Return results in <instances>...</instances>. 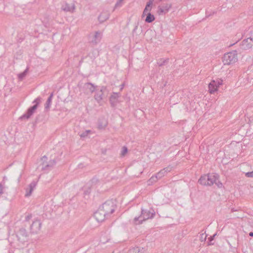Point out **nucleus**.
<instances>
[{
  "mask_svg": "<svg viewBox=\"0 0 253 253\" xmlns=\"http://www.w3.org/2000/svg\"><path fill=\"white\" fill-rule=\"evenodd\" d=\"M155 215V212L152 209L149 210H145L141 209V215L138 217H135L133 220V223L135 225H139L149 219L153 218Z\"/></svg>",
  "mask_w": 253,
  "mask_h": 253,
  "instance_id": "nucleus-1",
  "label": "nucleus"
},
{
  "mask_svg": "<svg viewBox=\"0 0 253 253\" xmlns=\"http://www.w3.org/2000/svg\"><path fill=\"white\" fill-rule=\"evenodd\" d=\"M116 208V201L112 199L106 201L100 207L103 211L106 212V214L108 216L114 212Z\"/></svg>",
  "mask_w": 253,
  "mask_h": 253,
  "instance_id": "nucleus-2",
  "label": "nucleus"
},
{
  "mask_svg": "<svg viewBox=\"0 0 253 253\" xmlns=\"http://www.w3.org/2000/svg\"><path fill=\"white\" fill-rule=\"evenodd\" d=\"M238 60L236 51L230 52L224 55L223 62L224 65H230L235 63Z\"/></svg>",
  "mask_w": 253,
  "mask_h": 253,
  "instance_id": "nucleus-3",
  "label": "nucleus"
},
{
  "mask_svg": "<svg viewBox=\"0 0 253 253\" xmlns=\"http://www.w3.org/2000/svg\"><path fill=\"white\" fill-rule=\"evenodd\" d=\"M108 90L106 87L102 86L100 90H96L94 99L97 102H100L105 97L107 96Z\"/></svg>",
  "mask_w": 253,
  "mask_h": 253,
  "instance_id": "nucleus-4",
  "label": "nucleus"
},
{
  "mask_svg": "<svg viewBox=\"0 0 253 253\" xmlns=\"http://www.w3.org/2000/svg\"><path fill=\"white\" fill-rule=\"evenodd\" d=\"M16 236L18 240L21 242L24 243L28 239V234L25 229L20 228L16 233Z\"/></svg>",
  "mask_w": 253,
  "mask_h": 253,
  "instance_id": "nucleus-5",
  "label": "nucleus"
},
{
  "mask_svg": "<svg viewBox=\"0 0 253 253\" xmlns=\"http://www.w3.org/2000/svg\"><path fill=\"white\" fill-rule=\"evenodd\" d=\"M94 217L98 222H102L104 220L105 218L108 217L106 212H105L100 208L94 214Z\"/></svg>",
  "mask_w": 253,
  "mask_h": 253,
  "instance_id": "nucleus-6",
  "label": "nucleus"
},
{
  "mask_svg": "<svg viewBox=\"0 0 253 253\" xmlns=\"http://www.w3.org/2000/svg\"><path fill=\"white\" fill-rule=\"evenodd\" d=\"M102 36V34L101 32L96 31L92 37L90 39L89 42L93 45H96L100 42Z\"/></svg>",
  "mask_w": 253,
  "mask_h": 253,
  "instance_id": "nucleus-7",
  "label": "nucleus"
},
{
  "mask_svg": "<svg viewBox=\"0 0 253 253\" xmlns=\"http://www.w3.org/2000/svg\"><path fill=\"white\" fill-rule=\"evenodd\" d=\"M253 43L250 39L248 38L242 42L240 44V48L243 50H248L252 47Z\"/></svg>",
  "mask_w": 253,
  "mask_h": 253,
  "instance_id": "nucleus-8",
  "label": "nucleus"
},
{
  "mask_svg": "<svg viewBox=\"0 0 253 253\" xmlns=\"http://www.w3.org/2000/svg\"><path fill=\"white\" fill-rule=\"evenodd\" d=\"M41 222L39 220H35L31 225L30 229L32 233H37L41 229Z\"/></svg>",
  "mask_w": 253,
  "mask_h": 253,
  "instance_id": "nucleus-9",
  "label": "nucleus"
},
{
  "mask_svg": "<svg viewBox=\"0 0 253 253\" xmlns=\"http://www.w3.org/2000/svg\"><path fill=\"white\" fill-rule=\"evenodd\" d=\"M61 9L65 12H69L71 13H73L75 9V5L74 3H72L70 4L67 3V2H65L64 4L62 5Z\"/></svg>",
  "mask_w": 253,
  "mask_h": 253,
  "instance_id": "nucleus-10",
  "label": "nucleus"
},
{
  "mask_svg": "<svg viewBox=\"0 0 253 253\" xmlns=\"http://www.w3.org/2000/svg\"><path fill=\"white\" fill-rule=\"evenodd\" d=\"M207 176L208 178V186H211L214 184V182L217 181L218 180V178H219V175L214 173H209L207 175Z\"/></svg>",
  "mask_w": 253,
  "mask_h": 253,
  "instance_id": "nucleus-11",
  "label": "nucleus"
},
{
  "mask_svg": "<svg viewBox=\"0 0 253 253\" xmlns=\"http://www.w3.org/2000/svg\"><path fill=\"white\" fill-rule=\"evenodd\" d=\"M121 96L119 93L113 92L110 97V102L112 106L114 107L117 105L118 98Z\"/></svg>",
  "mask_w": 253,
  "mask_h": 253,
  "instance_id": "nucleus-12",
  "label": "nucleus"
},
{
  "mask_svg": "<svg viewBox=\"0 0 253 253\" xmlns=\"http://www.w3.org/2000/svg\"><path fill=\"white\" fill-rule=\"evenodd\" d=\"M37 182L36 181H33L28 186V187L26 189V194L25 196L29 197L32 194L34 189L36 187L37 185Z\"/></svg>",
  "mask_w": 253,
  "mask_h": 253,
  "instance_id": "nucleus-13",
  "label": "nucleus"
},
{
  "mask_svg": "<svg viewBox=\"0 0 253 253\" xmlns=\"http://www.w3.org/2000/svg\"><path fill=\"white\" fill-rule=\"evenodd\" d=\"M56 164V161L55 160L50 161L48 163H42V169L43 170H49L52 169Z\"/></svg>",
  "mask_w": 253,
  "mask_h": 253,
  "instance_id": "nucleus-14",
  "label": "nucleus"
},
{
  "mask_svg": "<svg viewBox=\"0 0 253 253\" xmlns=\"http://www.w3.org/2000/svg\"><path fill=\"white\" fill-rule=\"evenodd\" d=\"M97 86H95L93 84L90 83H86L84 84V88L86 90V91H89L90 93L93 92L96 90Z\"/></svg>",
  "mask_w": 253,
  "mask_h": 253,
  "instance_id": "nucleus-15",
  "label": "nucleus"
},
{
  "mask_svg": "<svg viewBox=\"0 0 253 253\" xmlns=\"http://www.w3.org/2000/svg\"><path fill=\"white\" fill-rule=\"evenodd\" d=\"M153 0H149L146 4V5L144 9L143 14L142 15V18L145 16L146 13H150V11L152 9V5L153 4Z\"/></svg>",
  "mask_w": 253,
  "mask_h": 253,
  "instance_id": "nucleus-16",
  "label": "nucleus"
},
{
  "mask_svg": "<svg viewBox=\"0 0 253 253\" xmlns=\"http://www.w3.org/2000/svg\"><path fill=\"white\" fill-rule=\"evenodd\" d=\"M216 83L214 80H212L209 84V91L211 94L214 93L216 90Z\"/></svg>",
  "mask_w": 253,
  "mask_h": 253,
  "instance_id": "nucleus-17",
  "label": "nucleus"
},
{
  "mask_svg": "<svg viewBox=\"0 0 253 253\" xmlns=\"http://www.w3.org/2000/svg\"><path fill=\"white\" fill-rule=\"evenodd\" d=\"M35 112V111L31 110L30 108H29L27 112L23 115L22 116L20 117V119H28L30 118V117L33 114V113Z\"/></svg>",
  "mask_w": 253,
  "mask_h": 253,
  "instance_id": "nucleus-18",
  "label": "nucleus"
},
{
  "mask_svg": "<svg viewBox=\"0 0 253 253\" xmlns=\"http://www.w3.org/2000/svg\"><path fill=\"white\" fill-rule=\"evenodd\" d=\"M208 179H209L207 176V175H204L201 176V177L198 180V182L201 185L208 186Z\"/></svg>",
  "mask_w": 253,
  "mask_h": 253,
  "instance_id": "nucleus-19",
  "label": "nucleus"
},
{
  "mask_svg": "<svg viewBox=\"0 0 253 253\" xmlns=\"http://www.w3.org/2000/svg\"><path fill=\"white\" fill-rule=\"evenodd\" d=\"M109 18V14L107 12H103L98 16V20L100 23H102Z\"/></svg>",
  "mask_w": 253,
  "mask_h": 253,
  "instance_id": "nucleus-20",
  "label": "nucleus"
},
{
  "mask_svg": "<svg viewBox=\"0 0 253 253\" xmlns=\"http://www.w3.org/2000/svg\"><path fill=\"white\" fill-rule=\"evenodd\" d=\"M145 15L146 17L145 19V21L146 23H151L155 19L154 15L152 14L151 13H146Z\"/></svg>",
  "mask_w": 253,
  "mask_h": 253,
  "instance_id": "nucleus-21",
  "label": "nucleus"
},
{
  "mask_svg": "<svg viewBox=\"0 0 253 253\" xmlns=\"http://www.w3.org/2000/svg\"><path fill=\"white\" fill-rule=\"evenodd\" d=\"M169 9V7H168V6H166L165 7L159 6L158 7V12L159 14H165L168 11Z\"/></svg>",
  "mask_w": 253,
  "mask_h": 253,
  "instance_id": "nucleus-22",
  "label": "nucleus"
},
{
  "mask_svg": "<svg viewBox=\"0 0 253 253\" xmlns=\"http://www.w3.org/2000/svg\"><path fill=\"white\" fill-rule=\"evenodd\" d=\"M52 97H53V93H52L50 95V96L48 97L47 100H46V102L45 103V109L49 108L50 105H51Z\"/></svg>",
  "mask_w": 253,
  "mask_h": 253,
  "instance_id": "nucleus-23",
  "label": "nucleus"
},
{
  "mask_svg": "<svg viewBox=\"0 0 253 253\" xmlns=\"http://www.w3.org/2000/svg\"><path fill=\"white\" fill-rule=\"evenodd\" d=\"M169 61V58H167L166 59H160L157 61V64L159 66H162L168 63Z\"/></svg>",
  "mask_w": 253,
  "mask_h": 253,
  "instance_id": "nucleus-24",
  "label": "nucleus"
},
{
  "mask_svg": "<svg viewBox=\"0 0 253 253\" xmlns=\"http://www.w3.org/2000/svg\"><path fill=\"white\" fill-rule=\"evenodd\" d=\"M90 132V130H85L84 131H83V132L80 133L79 135L81 138H85L88 134Z\"/></svg>",
  "mask_w": 253,
  "mask_h": 253,
  "instance_id": "nucleus-25",
  "label": "nucleus"
},
{
  "mask_svg": "<svg viewBox=\"0 0 253 253\" xmlns=\"http://www.w3.org/2000/svg\"><path fill=\"white\" fill-rule=\"evenodd\" d=\"M165 174L166 172H164L163 170L162 169L159 172H158L156 175H157V177L158 178V179H160Z\"/></svg>",
  "mask_w": 253,
  "mask_h": 253,
  "instance_id": "nucleus-26",
  "label": "nucleus"
},
{
  "mask_svg": "<svg viewBox=\"0 0 253 253\" xmlns=\"http://www.w3.org/2000/svg\"><path fill=\"white\" fill-rule=\"evenodd\" d=\"M139 253V249L138 247L133 248L131 249L128 251V253Z\"/></svg>",
  "mask_w": 253,
  "mask_h": 253,
  "instance_id": "nucleus-27",
  "label": "nucleus"
},
{
  "mask_svg": "<svg viewBox=\"0 0 253 253\" xmlns=\"http://www.w3.org/2000/svg\"><path fill=\"white\" fill-rule=\"evenodd\" d=\"M158 179V178L157 177L156 175L155 176H153L148 180L149 184H150V183L156 182Z\"/></svg>",
  "mask_w": 253,
  "mask_h": 253,
  "instance_id": "nucleus-28",
  "label": "nucleus"
},
{
  "mask_svg": "<svg viewBox=\"0 0 253 253\" xmlns=\"http://www.w3.org/2000/svg\"><path fill=\"white\" fill-rule=\"evenodd\" d=\"M206 238H207V235L205 233H202L200 235V240L202 242H204L206 241Z\"/></svg>",
  "mask_w": 253,
  "mask_h": 253,
  "instance_id": "nucleus-29",
  "label": "nucleus"
},
{
  "mask_svg": "<svg viewBox=\"0 0 253 253\" xmlns=\"http://www.w3.org/2000/svg\"><path fill=\"white\" fill-rule=\"evenodd\" d=\"M28 69H26L23 73L20 74L19 75V78L20 80H22L26 75L27 72H28Z\"/></svg>",
  "mask_w": 253,
  "mask_h": 253,
  "instance_id": "nucleus-30",
  "label": "nucleus"
},
{
  "mask_svg": "<svg viewBox=\"0 0 253 253\" xmlns=\"http://www.w3.org/2000/svg\"><path fill=\"white\" fill-rule=\"evenodd\" d=\"M124 0H118L115 4V7L117 8L118 7L122 6L123 5V2Z\"/></svg>",
  "mask_w": 253,
  "mask_h": 253,
  "instance_id": "nucleus-31",
  "label": "nucleus"
},
{
  "mask_svg": "<svg viewBox=\"0 0 253 253\" xmlns=\"http://www.w3.org/2000/svg\"><path fill=\"white\" fill-rule=\"evenodd\" d=\"M106 125H107V123L105 121H104V122L103 123H100V122L98 123V127L100 128H102L105 127L106 126Z\"/></svg>",
  "mask_w": 253,
  "mask_h": 253,
  "instance_id": "nucleus-32",
  "label": "nucleus"
},
{
  "mask_svg": "<svg viewBox=\"0 0 253 253\" xmlns=\"http://www.w3.org/2000/svg\"><path fill=\"white\" fill-rule=\"evenodd\" d=\"M172 167L169 166L168 167L165 168L163 169L164 172H166V174L168 172H169L171 170Z\"/></svg>",
  "mask_w": 253,
  "mask_h": 253,
  "instance_id": "nucleus-33",
  "label": "nucleus"
},
{
  "mask_svg": "<svg viewBox=\"0 0 253 253\" xmlns=\"http://www.w3.org/2000/svg\"><path fill=\"white\" fill-rule=\"evenodd\" d=\"M41 98L40 97H37L34 101L33 103H35V104H37V106H38L39 104L41 102Z\"/></svg>",
  "mask_w": 253,
  "mask_h": 253,
  "instance_id": "nucleus-34",
  "label": "nucleus"
},
{
  "mask_svg": "<svg viewBox=\"0 0 253 253\" xmlns=\"http://www.w3.org/2000/svg\"><path fill=\"white\" fill-rule=\"evenodd\" d=\"M214 183L218 187L221 188L222 186V183L218 179L217 181L214 182Z\"/></svg>",
  "mask_w": 253,
  "mask_h": 253,
  "instance_id": "nucleus-35",
  "label": "nucleus"
},
{
  "mask_svg": "<svg viewBox=\"0 0 253 253\" xmlns=\"http://www.w3.org/2000/svg\"><path fill=\"white\" fill-rule=\"evenodd\" d=\"M216 83V87L217 88L218 87H219L220 85L222 84V81L221 80L215 81Z\"/></svg>",
  "mask_w": 253,
  "mask_h": 253,
  "instance_id": "nucleus-36",
  "label": "nucleus"
},
{
  "mask_svg": "<svg viewBox=\"0 0 253 253\" xmlns=\"http://www.w3.org/2000/svg\"><path fill=\"white\" fill-rule=\"evenodd\" d=\"M246 176L248 177H253V171L251 172H248L245 173Z\"/></svg>",
  "mask_w": 253,
  "mask_h": 253,
  "instance_id": "nucleus-37",
  "label": "nucleus"
},
{
  "mask_svg": "<svg viewBox=\"0 0 253 253\" xmlns=\"http://www.w3.org/2000/svg\"><path fill=\"white\" fill-rule=\"evenodd\" d=\"M127 151V149L126 147H123V150L122 151V156H125V154L126 153Z\"/></svg>",
  "mask_w": 253,
  "mask_h": 253,
  "instance_id": "nucleus-38",
  "label": "nucleus"
},
{
  "mask_svg": "<svg viewBox=\"0 0 253 253\" xmlns=\"http://www.w3.org/2000/svg\"><path fill=\"white\" fill-rule=\"evenodd\" d=\"M32 218V214H29L25 217V221H28Z\"/></svg>",
  "mask_w": 253,
  "mask_h": 253,
  "instance_id": "nucleus-39",
  "label": "nucleus"
},
{
  "mask_svg": "<svg viewBox=\"0 0 253 253\" xmlns=\"http://www.w3.org/2000/svg\"><path fill=\"white\" fill-rule=\"evenodd\" d=\"M249 38L253 42V30L251 32L250 36V37Z\"/></svg>",
  "mask_w": 253,
  "mask_h": 253,
  "instance_id": "nucleus-40",
  "label": "nucleus"
},
{
  "mask_svg": "<svg viewBox=\"0 0 253 253\" xmlns=\"http://www.w3.org/2000/svg\"><path fill=\"white\" fill-rule=\"evenodd\" d=\"M38 107V106L37 104H34L33 106L31 107L30 108L31 110H33L35 111V110L37 109Z\"/></svg>",
  "mask_w": 253,
  "mask_h": 253,
  "instance_id": "nucleus-41",
  "label": "nucleus"
},
{
  "mask_svg": "<svg viewBox=\"0 0 253 253\" xmlns=\"http://www.w3.org/2000/svg\"><path fill=\"white\" fill-rule=\"evenodd\" d=\"M47 160V157L46 156H43L42 158V161H45Z\"/></svg>",
  "mask_w": 253,
  "mask_h": 253,
  "instance_id": "nucleus-42",
  "label": "nucleus"
},
{
  "mask_svg": "<svg viewBox=\"0 0 253 253\" xmlns=\"http://www.w3.org/2000/svg\"><path fill=\"white\" fill-rule=\"evenodd\" d=\"M124 84H122L121 85H120V90H122L123 88L124 87Z\"/></svg>",
  "mask_w": 253,
  "mask_h": 253,
  "instance_id": "nucleus-43",
  "label": "nucleus"
},
{
  "mask_svg": "<svg viewBox=\"0 0 253 253\" xmlns=\"http://www.w3.org/2000/svg\"><path fill=\"white\" fill-rule=\"evenodd\" d=\"M3 188H4L3 187L2 185L1 184V192H0L1 194H2L3 193V191H3Z\"/></svg>",
  "mask_w": 253,
  "mask_h": 253,
  "instance_id": "nucleus-44",
  "label": "nucleus"
},
{
  "mask_svg": "<svg viewBox=\"0 0 253 253\" xmlns=\"http://www.w3.org/2000/svg\"><path fill=\"white\" fill-rule=\"evenodd\" d=\"M249 235L251 237H253V232H251L249 233Z\"/></svg>",
  "mask_w": 253,
  "mask_h": 253,
  "instance_id": "nucleus-45",
  "label": "nucleus"
},
{
  "mask_svg": "<svg viewBox=\"0 0 253 253\" xmlns=\"http://www.w3.org/2000/svg\"><path fill=\"white\" fill-rule=\"evenodd\" d=\"M210 239H211V240H212V237H211V236L210 237Z\"/></svg>",
  "mask_w": 253,
  "mask_h": 253,
  "instance_id": "nucleus-46",
  "label": "nucleus"
},
{
  "mask_svg": "<svg viewBox=\"0 0 253 253\" xmlns=\"http://www.w3.org/2000/svg\"><path fill=\"white\" fill-rule=\"evenodd\" d=\"M9 253H11L9 252Z\"/></svg>",
  "mask_w": 253,
  "mask_h": 253,
  "instance_id": "nucleus-47",
  "label": "nucleus"
}]
</instances>
